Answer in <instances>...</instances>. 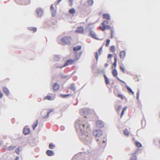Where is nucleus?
<instances>
[{
	"label": "nucleus",
	"mask_w": 160,
	"mask_h": 160,
	"mask_svg": "<svg viewBox=\"0 0 160 160\" xmlns=\"http://www.w3.org/2000/svg\"><path fill=\"white\" fill-rule=\"evenodd\" d=\"M55 98V94H52L51 95H48L44 97V99H47L48 100L51 101L54 99Z\"/></svg>",
	"instance_id": "nucleus-7"
},
{
	"label": "nucleus",
	"mask_w": 160,
	"mask_h": 160,
	"mask_svg": "<svg viewBox=\"0 0 160 160\" xmlns=\"http://www.w3.org/2000/svg\"><path fill=\"white\" fill-rule=\"evenodd\" d=\"M120 69L123 73L125 72L124 69L122 66H120Z\"/></svg>",
	"instance_id": "nucleus-42"
},
{
	"label": "nucleus",
	"mask_w": 160,
	"mask_h": 160,
	"mask_svg": "<svg viewBox=\"0 0 160 160\" xmlns=\"http://www.w3.org/2000/svg\"><path fill=\"white\" fill-rule=\"evenodd\" d=\"M19 157H17L16 158L14 159V160H18Z\"/></svg>",
	"instance_id": "nucleus-52"
},
{
	"label": "nucleus",
	"mask_w": 160,
	"mask_h": 160,
	"mask_svg": "<svg viewBox=\"0 0 160 160\" xmlns=\"http://www.w3.org/2000/svg\"><path fill=\"white\" fill-rule=\"evenodd\" d=\"M123 133L125 135L128 136L129 134V132L127 129H125L123 131Z\"/></svg>",
	"instance_id": "nucleus-25"
},
{
	"label": "nucleus",
	"mask_w": 160,
	"mask_h": 160,
	"mask_svg": "<svg viewBox=\"0 0 160 160\" xmlns=\"http://www.w3.org/2000/svg\"><path fill=\"white\" fill-rule=\"evenodd\" d=\"M127 107H125L124 108L122 111L121 114V117L122 118V116H123V115L124 114V112L126 110V109H127Z\"/></svg>",
	"instance_id": "nucleus-26"
},
{
	"label": "nucleus",
	"mask_w": 160,
	"mask_h": 160,
	"mask_svg": "<svg viewBox=\"0 0 160 160\" xmlns=\"http://www.w3.org/2000/svg\"><path fill=\"white\" fill-rule=\"evenodd\" d=\"M110 42V40L109 39L107 40L106 44H105V46L106 47H108V46L109 45Z\"/></svg>",
	"instance_id": "nucleus-36"
},
{
	"label": "nucleus",
	"mask_w": 160,
	"mask_h": 160,
	"mask_svg": "<svg viewBox=\"0 0 160 160\" xmlns=\"http://www.w3.org/2000/svg\"><path fill=\"white\" fill-rule=\"evenodd\" d=\"M135 144L136 146L138 147H141L142 146L141 144L139 142L136 141Z\"/></svg>",
	"instance_id": "nucleus-31"
},
{
	"label": "nucleus",
	"mask_w": 160,
	"mask_h": 160,
	"mask_svg": "<svg viewBox=\"0 0 160 160\" xmlns=\"http://www.w3.org/2000/svg\"><path fill=\"white\" fill-rule=\"evenodd\" d=\"M113 31L112 29H111V38H113Z\"/></svg>",
	"instance_id": "nucleus-44"
},
{
	"label": "nucleus",
	"mask_w": 160,
	"mask_h": 160,
	"mask_svg": "<svg viewBox=\"0 0 160 160\" xmlns=\"http://www.w3.org/2000/svg\"><path fill=\"white\" fill-rule=\"evenodd\" d=\"M139 91H138L137 93V98L138 99L139 98Z\"/></svg>",
	"instance_id": "nucleus-49"
},
{
	"label": "nucleus",
	"mask_w": 160,
	"mask_h": 160,
	"mask_svg": "<svg viewBox=\"0 0 160 160\" xmlns=\"http://www.w3.org/2000/svg\"><path fill=\"white\" fill-rule=\"evenodd\" d=\"M69 2L70 3V6H72V0H69Z\"/></svg>",
	"instance_id": "nucleus-48"
},
{
	"label": "nucleus",
	"mask_w": 160,
	"mask_h": 160,
	"mask_svg": "<svg viewBox=\"0 0 160 160\" xmlns=\"http://www.w3.org/2000/svg\"><path fill=\"white\" fill-rule=\"evenodd\" d=\"M90 35L92 37V38L96 39H98L96 34L94 31L91 30H90Z\"/></svg>",
	"instance_id": "nucleus-14"
},
{
	"label": "nucleus",
	"mask_w": 160,
	"mask_h": 160,
	"mask_svg": "<svg viewBox=\"0 0 160 160\" xmlns=\"http://www.w3.org/2000/svg\"><path fill=\"white\" fill-rule=\"evenodd\" d=\"M69 13L72 14H74L75 13V9L73 8L70 9L69 10Z\"/></svg>",
	"instance_id": "nucleus-24"
},
{
	"label": "nucleus",
	"mask_w": 160,
	"mask_h": 160,
	"mask_svg": "<svg viewBox=\"0 0 160 160\" xmlns=\"http://www.w3.org/2000/svg\"><path fill=\"white\" fill-rule=\"evenodd\" d=\"M23 132L24 134L26 135L29 134L30 132V129L28 128V126H25L23 128Z\"/></svg>",
	"instance_id": "nucleus-8"
},
{
	"label": "nucleus",
	"mask_w": 160,
	"mask_h": 160,
	"mask_svg": "<svg viewBox=\"0 0 160 160\" xmlns=\"http://www.w3.org/2000/svg\"><path fill=\"white\" fill-rule=\"evenodd\" d=\"M126 55V52L125 51H123L120 52L119 56L121 58L123 59Z\"/></svg>",
	"instance_id": "nucleus-17"
},
{
	"label": "nucleus",
	"mask_w": 160,
	"mask_h": 160,
	"mask_svg": "<svg viewBox=\"0 0 160 160\" xmlns=\"http://www.w3.org/2000/svg\"><path fill=\"white\" fill-rule=\"evenodd\" d=\"M75 32L79 33H82L84 32V28L82 27H78L77 28Z\"/></svg>",
	"instance_id": "nucleus-12"
},
{
	"label": "nucleus",
	"mask_w": 160,
	"mask_h": 160,
	"mask_svg": "<svg viewBox=\"0 0 160 160\" xmlns=\"http://www.w3.org/2000/svg\"><path fill=\"white\" fill-rule=\"evenodd\" d=\"M3 92L7 96H9L10 92L8 89L5 87H3L2 88Z\"/></svg>",
	"instance_id": "nucleus-10"
},
{
	"label": "nucleus",
	"mask_w": 160,
	"mask_h": 160,
	"mask_svg": "<svg viewBox=\"0 0 160 160\" xmlns=\"http://www.w3.org/2000/svg\"><path fill=\"white\" fill-rule=\"evenodd\" d=\"M18 4L20 5H28L30 3V0H14Z\"/></svg>",
	"instance_id": "nucleus-5"
},
{
	"label": "nucleus",
	"mask_w": 160,
	"mask_h": 160,
	"mask_svg": "<svg viewBox=\"0 0 160 160\" xmlns=\"http://www.w3.org/2000/svg\"><path fill=\"white\" fill-rule=\"evenodd\" d=\"M36 12L38 17L41 16L43 13V11L42 9L38 8L36 10Z\"/></svg>",
	"instance_id": "nucleus-15"
},
{
	"label": "nucleus",
	"mask_w": 160,
	"mask_h": 160,
	"mask_svg": "<svg viewBox=\"0 0 160 160\" xmlns=\"http://www.w3.org/2000/svg\"><path fill=\"white\" fill-rule=\"evenodd\" d=\"M53 111V109L48 110V111L47 112V115L45 116H43V118L44 119L47 118L48 116L49 113Z\"/></svg>",
	"instance_id": "nucleus-21"
},
{
	"label": "nucleus",
	"mask_w": 160,
	"mask_h": 160,
	"mask_svg": "<svg viewBox=\"0 0 160 160\" xmlns=\"http://www.w3.org/2000/svg\"><path fill=\"white\" fill-rule=\"evenodd\" d=\"M38 123V121L36 120L32 125V128L33 130H35L36 127L37 126Z\"/></svg>",
	"instance_id": "nucleus-23"
},
{
	"label": "nucleus",
	"mask_w": 160,
	"mask_h": 160,
	"mask_svg": "<svg viewBox=\"0 0 160 160\" xmlns=\"http://www.w3.org/2000/svg\"><path fill=\"white\" fill-rule=\"evenodd\" d=\"M112 56V55L110 54H109L108 55V58H111Z\"/></svg>",
	"instance_id": "nucleus-45"
},
{
	"label": "nucleus",
	"mask_w": 160,
	"mask_h": 160,
	"mask_svg": "<svg viewBox=\"0 0 160 160\" xmlns=\"http://www.w3.org/2000/svg\"><path fill=\"white\" fill-rule=\"evenodd\" d=\"M95 57L96 58V60H98V52H96L95 53Z\"/></svg>",
	"instance_id": "nucleus-41"
},
{
	"label": "nucleus",
	"mask_w": 160,
	"mask_h": 160,
	"mask_svg": "<svg viewBox=\"0 0 160 160\" xmlns=\"http://www.w3.org/2000/svg\"><path fill=\"white\" fill-rule=\"evenodd\" d=\"M114 61L112 66V68L115 69L117 66V55L116 54H115L114 56Z\"/></svg>",
	"instance_id": "nucleus-13"
},
{
	"label": "nucleus",
	"mask_w": 160,
	"mask_h": 160,
	"mask_svg": "<svg viewBox=\"0 0 160 160\" xmlns=\"http://www.w3.org/2000/svg\"><path fill=\"white\" fill-rule=\"evenodd\" d=\"M28 29L30 31H32L34 32L37 30V28H36L29 27L28 28Z\"/></svg>",
	"instance_id": "nucleus-27"
},
{
	"label": "nucleus",
	"mask_w": 160,
	"mask_h": 160,
	"mask_svg": "<svg viewBox=\"0 0 160 160\" xmlns=\"http://www.w3.org/2000/svg\"><path fill=\"white\" fill-rule=\"evenodd\" d=\"M93 134L95 137H99L102 135V132L100 130L96 129L93 131Z\"/></svg>",
	"instance_id": "nucleus-6"
},
{
	"label": "nucleus",
	"mask_w": 160,
	"mask_h": 160,
	"mask_svg": "<svg viewBox=\"0 0 160 160\" xmlns=\"http://www.w3.org/2000/svg\"><path fill=\"white\" fill-rule=\"evenodd\" d=\"M104 77L105 79V82L106 84H108L109 83V80L108 78L106 76V75L104 76Z\"/></svg>",
	"instance_id": "nucleus-30"
},
{
	"label": "nucleus",
	"mask_w": 160,
	"mask_h": 160,
	"mask_svg": "<svg viewBox=\"0 0 160 160\" xmlns=\"http://www.w3.org/2000/svg\"><path fill=\"white\" fill-rule=\"evenodd\" d=\"M82 54L81 52H79L78 53L77 52H75L74 54L75 58L73 59H69L66 61L65 64L62 66L59 67V68H62L64 67L68 66L69 65H72L75 63L80 58L81 55Z\"/></svg>",
	"instance_id": "nucleus-1"
},
{
	"label": "nucleus",
	"mask_w": 160,
	"mask_h": 160,
	"mask_svg": "<svg viewBox=\"0 0 160 160\" xmlns=\"http://www.w3.org/2000/svg\"><path fill=\"white\" fill-rule=\"evenodd\" d=\"M108 21L104 20L102 23V25L99 27V28L102 31H105V29H110L111 27L109 25H107L108 23Z\"/></svg>",
	"instance_id": "nucleus-3"
},
{
	"label": "nucleus",
	"mask_w": 160,
	"mask_h": 160,
	"mask_svg": "<svg viewBox=\"0 0 160 160\" xmlns=\"http://www.w3.org/2000/svg\"><path fill=\"white\" fill-rule=\"evenodd\" d=\"M3 97V94L2 93L1 91H0V98H1Z\"/></svg>",
	"instance_id": "nucleus-50"
},
{
	"label": "nucleus",
	"mask_w": 160,
	"mask_h": 160,
	"mask_svg": "<svg viewBox=\"0 0 160 160\" xmlns=\"http://www.w3.org/2000/svg\"><path fill=\"white\" fill-rule=\"evenodd\" d=\"M121 106L120 105L119 106H118V107H117V111H119L120 110V109H121Z\"/></svg>",
	"instance_id": "nucleus-43"
},
{
	"label": "nucleus",
	"mask_w": 160,
	"mask_h": 160,
	"mask_svg": "<svg viewBox=\"0 0 160 160\" xmlns=\"http://www.w3.org/2000/svg\"><path fill=\"white\" fill-rule=\"evenodd\" d=\"M46 154L48 156H52L54 155V152L51 150H48L46 152Z\"/></svg>",
	"instance_id": "nucleus-16"
},
{
	"label": "nucleus",
	"mask_w": 160,
	"mask_h": 160,
	"mask_svg": "<svg viewBox=\"0 0 160 160\" xmlns=\"http://www.w3.org/2000/svg\"><path fill=\"white\" fill-rule=\"evenodd\" d=\"M71 40L70 37L65 36L61 39V42L62 44H68L70 43Z\"/></svg>",
	"instance_id": "nucleus-4"
},
{
	"label": "nucleus",
	"mask_w": 160,
	"mask_h": 160,
	"mask_svg": "<svg viewBox=\"0 0 160 160\" xmlns=\"http://www.w3.org/2000/svg\"><path fill=\"white\" fill-rule=\"evenodd\" d=\"M108 64L107 63H106L105 64V67H108Z\"/></svg>",
	"instance_id": "nucleus-51"
},
{
	"label": "nucleus",
	"mask_w": 160,
	"mask_h": 160,
	"mask_svg": "<svg viewBox=\"0 0 160 160\" xmlns=\"http://www.w3.org/2000/svg\"><path fill=\"white\" fill-rule=\"evenodd\" d=\"M103 18L104 19L109 20L110 19V16L109 14L105 13L103 14L102 15Z\"/></svg>",
	"instance_id": "nucleus-20"
},
{
	"label": "nucleus",
	"mask_w": 160,
	"mask_h": 160,
	"mask_svg": "<svg viewBox=\"0 0 160 160\" xmlns=\"http://www.w3.org/2000/svg\"><path fill=\"white\" fill-rule=\"evenodd\" d=\"M16 148V146L12 147V146H9L8 148V149L9 151H12L14 149Z\"/></svg>",
	"instance_id": "nucleus-34"
},
{
	"label": "nucleus",
	"mask_w": 160,
	"mask_h": 160,
	"mask_svg": "<svg viewBox=\"0 0 160 160\" xmlns=\"http://www.w3.org/2000/svg\"><path fill=\"white\" fill-rule=\"evenodd\" d=\"M112 73L113 76L114 77H116L118 74V72L116 69H114L112 70Z\"/></svg>",
	"instance_id": "nucleus-19"
},
{
	"label": "nucleus",
	"mask_w": 160,
	"mask_h": 160,
	"mask_svg": "<svg viewBox=\"0 0 160 160\" xmlns=\"http://www.w3.org/2000/svg\"><path fill=\"white\" fill-rule=\"evenodd\" d=\"M1 142H0V146L1 145Z\"/></svg>",
	"instance_id": "nucleus-55"
},
{
	"label": "nucleus",
	"mask_w": 160,
	"mask_h": 160,
	"mask_svg": "<svg viewBox=\"0 0 160 160\" xmlns=\"http://www.w3.org/2000/svg\"><path fill=\"white\" fill-rule=\"evenodd\" d=\"M55 147V145L52 143H50L49 145V148L51 149H53Z\"/></svg>",
	"instance_id": "nucleus-33"
},
{
	"label": "nucleus",
	"mask_w": 160,
	"mask_h": 160,
	"mask_svg": "<svg viewBox=\"0 0 160 160\" xmlns=\"http://www.w3.org/2000/svg\"><path fill=\"white\" fill-rule=\"evenodd\" d=\"M80 130L82 132H88L90 130V125L87 122H83L80 125Z\"/></svg>",
	"instance_id": "nucleus-2"
},
{
	"label": "nucleus",
	"mask_w": 160,
	"mask_h": 160,
	"mask_svg": "<svg viewBox=\"0 0 160 160\" xmlns=\"http://www.w3.org/2000/svg\"><path fill=\"white\" fill-rule=\"evenodd\" d=\"M117 97L121 98L122 99L124 98L123 96L120 94H118L117 96Z\"/></svg>",
	"instance_id": "nucleus-39"
},
{
	"label": "nucleus",
	"mask_w": 160,
	"mask_h": 160,
	"mask_svg": "<svg viewBox=\"0 0 160 160\" xmlns=\"http://www.w3.org/2000/svg\"><path fill=\"white\" fill-rule=\"evenodd\" d=\"M51 9L52 10V11H54V8L52 5H51L50 7Z\"/></svg>",
	"instance_id": "nucleus-46"
},
{
	"label": "nucleus",
	"mask_w": 160,
	"mask_h": 160,
	"mask_svg": "<svg viewBox=\"0 0 160 160\" xmlns=\"http://www.w3.org/2000/svg\"><path fill=\"white\" fill-rule=\"evenodd\" d=\"M117 79L119 81H120L121 82H123V83H125V82L124 81H122V80H120V79H119L118 77H117Z\"/></svg>",
	"instance_id": "nucleus-47"
},
{
	"label": "nucleus",
	"mask_w": 160,
	"mask_h": 160,
	"mask_svg": "<svg viewBox=\"0 0 160 160\" xmlns=\"http://www.w3.org/2000/svg\"><path fill=\"white\" fill-rule=\"evenodd\" d=\"M72 95L71 94H68L66 95L61 94V96L63 98H65L69 96H71Z\"/></svg>",
	"instance_id": "nucleus-35"
},
{
	"label": "nucleus",
	"mask_w": 160,
	"mask_h": 160,
	"mask_svg": "<svg viewBox=\"0 0 160 160\" xmlns=\"http://www.w3.org/2000/svg\"><path fill=\"white\" fill-rule=\"evenodd\" d=\"M127 89L129 92L131 93L133 95L134 94V92L131 89L129 88L128 86L127 87Z\"/></svg>",
	"instance_id": "nucleus-28"
},
{
	"label": "nucleus",
	"mask_w": 160,
	"mask_h": 160,
	"mask_svg": "<svg viewBox=\"0 0 160 160\" xmlns=\"http://www.w3.org/2000/svg\"><path fill=\"white\" fill-rule=\"evenodd\" d=\"M130 160H137V156L134 154H132L131 158Z\"/></svg>",
	"instance_id": "nucleus-22"
},
{
	"label": "nucleus",
	"mask_w": 160,
	"mask_h": 160,
	"mask_svg": "<svg viewBox=\"0 0 160 160\" xmlns=\"http://www.w3.org/2000/svg\"><path fill=\"white\" fill-rule=\"evenodd\" d=\"M20 150V148L18 147L15 150V152L18 154H19Z\"/></svg>",
	"instance_id": "nucleus-37"
},
{
	"label": "nucleus",
	"mask_w": 160,
	"mask_h": 160,
	"mask_svg": "<svg viewBox=\"0 0 160 160\" xmlns=\"http://www.w3.org/2000/svg\"><path fill=\"white\" fill-rule=\"evenodd\" d=\"M62 0H58V4Z\"/></svg>",
	"instance_id": "nucleus-53"
},
{
	"label": "nucleus",
	"mask_w": 160,
	"mask_h": 160,
	"mask_svg": "<svg viewBox=\"0 0 160 160\" xmlns=\"http://www.w3.org/2000/svg\"><path fill=\"white\" fill-rule=\"evenodd\" d=\"M82 46H77L73 48V50L75 53L76 51L80 50Z\"/></svg>",
	"instance_id": "nucleus-18"
},
{
	"label": "nucleus",
	"mask_w": 160,
	"mask_h": 160,
	"mask_svg": "<svg viewBox=\"0 0 160 160\" xmlns=\"http://www.w3.org/2000/svg\"><path fill=\"white\" fill-rule=\"evenodd\" d=\"M88 3L89 5H92L93 3V1L92 0H89Z\"/></svg>",
	"instance_id": "nucleus-38"
},
{
	"label": "nucleus",
	"mask_w": 160,
	"mask_h": 160,
	"mask_svg": "<svg viewBox=\"0 0 160 160\" xmlns=\"http://www.w3.org/2000/svg\"><path fill=\"white\" fill-rule=\"evenodd\" d=\"M102 47H101L99 49L98 52L99 53V54L100 55L101 53V52L102 51Z\"/></svg>",
	"instance_id": "nucleus-40"
},
{
	"label": "nucleus",
	"mask_w": 160,
	"mask_h": 160,
	"mask_svg": "<svg viewBox=\"0 0 160 160\" xmlns=\"http://www.w3.org/2000/svg\"><path fill=\"white\" fill-rule=\"evenodd\" d=\"M52 89L54 91L58 90L60 87L59 85L57 83H54L52 86Z\"/></svg>",
	"instance_id": "nucleus-11"
},
{
	"label": "nucleus",
	"mask_w": 160,
	"mask_h": 160,
	"mask_svg": "<svg viewBox=\"0 0 160 160\" xmlns=\"http://www.w3.org/2000/svg\"><path fill=\"white\" fill-rule=\"evenodd\" d=\"M70 88L73 91H75L76 88L75 85L73 84H72L70 87Z\"/></svg>",
	"instance_id": "nucleus-32"
},
{
	"label": "nucleus",
	"mask_w": 160,
	"mask_h": 160,
	"mask_svg": "<svg viewBox=\"0 0 160 160\" xmlns=\"http://www.w3.org/2000/svg\"><path fill=\"white\" fill-rule=\"evenodd\" d=\"M103 143H105V141H103Z\"/></svg>",
	"instance_id": "nucleus-54"
},
{
	"label": "nucleus",
	"mask_w": 160,
	"mask_h": 160,
	"mask_svg": "<svg viewBox=\"0 0 160 160\" xmlns=\"http://www.w3.org/2000/svg\"><path fill=\"white\" fill-rule=\"evenodd\" d=\"M97 126L99 128H102L104 126L103 122L101 120H98L96 122Z\"/></svg>",
	"instance_id": "nucleus-9"
},
{
	"label": "nucleus",
	"mask_w": 160,
	"mask_h": 160,
	"mask_svg": "<svg viewBox=\"0 0 160 160\" xmlns=\"http://www.w3.org/2000/svg\"><path fill=\"white\" fill-rule=\"evenodd\" d=\"M110 49L111 51L113 52L115 51V46H112L110 47Z\"/></svg>",
	"instance_id": "nucleus-29"
}]
</instances>
